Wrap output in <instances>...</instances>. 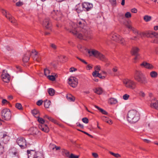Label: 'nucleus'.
<instances>
[{
  "instance_id": "1",
  "label": "nucleus",
  "mask_w": 158,
  "mask_h": 158,
  "mask_svg": "<svg viewBox=\"0 0 158 158\" xmlns=\"http://www.w3.org/2000/svg\"><path fill=\"white\" fill-rule=\"evenodd\" d=\"M85 21L82 20L78 22V26L80 28V31H78V28H76V25L73 23L71 26L66 30L72 33L78 38L85 40H87L91 38V32L89 28L85 25Z\"/></svg>"
},
{
  "instance_id": "2",
  "label": "nucleus",
  "mask_w": 158,
  "mask_h": 158,
  "mask_svg": "<svg viewBox=\"0 0 158 158\" xmlns=\"http://www.w3.org/2000/svg\"><path fill=\"white\" fill-rule=\"evenodd\" d=\"M134 77L136 81L141 84H145L148 83L147 79L145 76L140 71L135 70Z\"/></svg>"
},
{
  "instance_id": "3",
  "label": "nucleus",
  "mask_w": 158,
  "mask_h": 158,
  "mask_svg": "<svg viewBox=\"0 0 158 158\" xmlns=\"http://www.w3.org/2000/svg\"><path fill=\"white\" fill-rule=\"evenodd\" d=\"M87 52L90 56H94L104 62H106L107 61V59L104 55L96 50L88 49Z\"/></svg>"
},
{
  "instance_id": "4",
  "label": "nucleus",
  "mask_w": 158,
  "mask_h": 158,
  "mask_svg": "<svg viewBox=\"0 0 158 158\" xmlns=\"http://www.w3.org/2000/svg\"><path fill=\"white\" fill-rule=\"evenodd\" d=\"M139 118V114L134 110L129 111L127 114V119L128 121L131 123H134L137 122Z\"/></svg>"
},
{
  "instance_id": "5",
  "label": "nucleus",
  "mask_w": 158,
  "mask_h": 158,
  "mask_svg": "<svg viewBox=\"0 0 158 158\" xmlns=\"http://www.w3.org/2000/svg\"><path fill=\"white\" fill-rule=\"evenodd\" d=\"M37 118V121L40 123H41V124L39 125V128L44 132H48L49 131V129L47 125L44 124L45 121L44 119L40 117L39 115H38Z\"/></svg>"
},
{
  "instance_id": "6",
  "label": "nucleus",
  "mask_w": 158,
  "mask_h": 158,
  "mask_svg": "<svg viewBox=\"0 0 158 158\" xmlns=\"http://www.w3.org/2000/svg\"><path fill=\"white\" fill-rule=\"evenodd\" d=\"M123 83L126 87L133 89L135 88L136 83L133 80L129 79L123 80Z\"/></svg>"
},
{
  "instance_id": "7",
  "label": "nucleus",
  "mask_w": 158,
  "mask_h": 158,
  "mask_svg": "<svg viewBox=\"0 0 158 158\" xmlns=\"http://www.w3.org/2000/svg\"><path fill=\"white\" fill-rule=\"evenodd\" d=\"M1 115L2 119L9 120L11 117V113L10 110L7 108L2 109L1 113Z\"/></svg>"
},
{
  "instance_id": "8",
  "label": "nucleus",
  "mask_w": 158,
  "mask_h": 158,
  "mask_svg": "<svg viewBox=\"0 0 158 158\" xmlns=\"http://www.w3.org/2000/svg\"><path fill=\"white\" fill-rule=\"evenodd\" d=\"M110 37L113 40L119 42L123 45L125 44L124 40L117 33L111 34Z\"/></svg>"
},
{
  "instance_id": "9",
  "label": "nucleus",
  "mask_w": 158,
  "mask_h": 158,
  "mask_svg": "<svg viewBox=\"0 0 158 158\" xmlns=\"http://www.w3.org/2000/svg\"><path fill=\"white\" fill-rule=\"evenodd\" d=\"M16 142L21 148L24 149L27 147L26 140L23 137L18 138L17 139Z\"/></svg>"
},
{
  "instance_id": "10",
  "label": "nucleus",
  "mask_w": 158,
  "mask_h": 158,
  "mask_svg": "<svg viewBox=\"0 0 158 158\" xmlns=\"http://www.w3.org/2000/svg\"><path fill=\"white\" fill-rule=\"evenodd\" d=\"M68 83L72 87H75L78 84L77 79L75 77H70L68 79Z\"/></svg>"
},
{
  "instance_id": "11",
  "label": "nucleus",
  "mask_w": 158,
  "mask_h": 158,
  "mask_svg": "<svg viewBox=\"0 0 158 158\" xmlns=\"http://www.w3.org/2000/svg\"><path fill=\"white\" fill-rule=\"evenodd\" d=\"M43 26L46 29L51 30L52 26L51 22L48 18H46L43 21Z\"/></svg>"
},
{
  "instance_id": "12",
  "label": "nucleus",
  "mask_w": 158,
  "mask_h": 158,
  "mask_svg": "<svg viewBox=\"0 0 158 158\" xmlns=\"http://www.w3.org/2000/svg\"><path fill=\"white\" fill-rule=\"evenodd\" d=\"M10 139V137L6 134H4L2 132L0 133V140L4 143H7Z\"/></svg>"
},
{
  "instance_id": "13",
  "label": "nucleus",
  "mask_w": 158,
  "mask_h": 158,
  "mask_svg": "<svg viewBox=\"0 0 158 158\" xmlns=\"http://www.w3.org/2000/svg\"><path fill=\"white\" fill-rule=\"evenodd\" d=\"M6 71V70H3L1 77L4 82L8 83L10 81V75L8 73H5Z\"/></svg>"
},
{
  "instance_id": "14",
  "label": "nucleus",
  "mask_w": 158,
  "mask_h": 158,
  "mask_svg": "<svg viewBox=\"0 0 158 158\" xmlns=\"http://www.w3.org/2000/svg\"><path fill=\"white\" fill-rule=\"evenodd\" d=\"M52 17L54 19L59 20H60V18L62 17L61 13L58 11L54 10L52 13Z\"/></svg>"
},
{
  "instance_id": "15",
  "label": "nucleus",
  "mask_w": 158,
  "mask_h": 158,
  "mask_svg": "<svg viewBox=\"0 0 158 158\" xmlns=\"http://www.w3.org/2000/svg\"><path fill=\"white\" fill-rule=\"evenodd\" d=\"M30 56L32 55L33 58L34 60H35L39 62L40 60V57L38 54L37 52L35 50H33L31 52H30Z\"/></svg>"
},
{
  "instance_id": "16",
  "label": "nucleus",
  "mask_w": 158,
  "mask_h": 158,
  "mask_svg": "<svg viewBox=\"0 0 158 158\" xmlns=\"http://www.w3.org/2000/svg\"><path fill=\"white\" fill-rule=\"evenodd\" d=\"M82 7L85 8V10L88 11L90 10L93 7V5L92 3L88 2H84L82 3Z\"/></svg>"
},
{
  "instance_id": "17",
  "label": "nucleus",
  "mask_w": 158,
  "mask_h": 158,
  "mask_svg": "<svg viewBox=\"0 0 158 158\" xmlns=\"http://www.w3.org/2000/svg\"><path fill=\"white\" fill-rule=\"evenodd\" d=\"M140 65L148 69H152L154 68V66L152 65L146 61L142 62L140 64Z\"/></svg>"
},
{
  "instance_id": "18",
  "label": "nucleus",
  "mask_w": 158,
  "mask_h": 158,
  "mask_svg": "<svg viewBox=\"0 0 158 158\" xmlns=\"http://www.w3.org/2000/svg\"><path fill=\"white\" fill-rule=\"evenodd\" d=\"M139 50V49L138 47H133L131 51V54L135 56H139V54L138 53Z\"/></svg>"
},
{
  "instance_id": "19",
  "label": "nucleus",
  "mask_w": 158,
  "mask_h": 158,
  "mask_svg": "<svg viewBox=\"0 0 158 158\" xmlns=\"http://www.w3.org/2000/svg\"><path fill=\"white\" fill-rule=\"evenodd\" d=\"M30 54V51H28L26 52L24 54L23 59V62H27L29 60Z\"/></svg>"
},
{
  "instance_id": "20",
  "label": "nucleus",
  "mask_w": 158,
  "mask_h": 158,
  "mask_svg": "<svg viewBox=\"0 0 158 158\" xmlns=\"http://www.w3.org/2000/svg\"><path fill=\"white\" fill-rule=\"evenodd\" d=\"M124 24L128 28L131 29L133 33L136 35H137L139 34V31L134 28H132V26L128 23V22H127L125 23H124Z\"/></svg>"
},
{
  "instance_id": "21",
  "label": "nucleus",
  "mask_w": 158,
  "mask_h": 158,
  "mask_svg": "<svg viewBox=\"0 0 158 158\" xmlns=\"http://www.w3.org/2000/svg\"><path fill=\"white\" fill-rule=\"evenodd\" d=\"M33 158H44V157L42 152H37L34 155Z\"/></svg>"
},
{
  "instance_id": "22",
  "label": "nucleus",
  "mask_w": 158,
  "mask_h": 158,
  "mask_svg": "<svg viewBox=\"0 0 158 158\" xmlns=\"http://www.w3.org/2000/svg\"><path fill=\"white\" fill-rule=\"evenodd\" d=\"M6 17L8 19L11 23H15L16 22L15 20L10 14L6 15Z\"/></svg>"
},
{
  "instance_id": "23",
  "label": "nucleus",
  "mask_w": 158,
  "mask_h": 158,
  "mask_svg": "<svg viewBox=\"0 0 158 158\" xmlns=\"http://www.w3.org/2000/svg\"><path fill=\"white\" fill-rule=\"evenodd\" d=\"M102 73H98L97 74H96V72L94 71L92 73V75L94 77H98L101 79H104L105 77V76H102L101 75Z\"/></svg>"
},
{
  "instance_id": "24",
  "label": "nucleus",
  "mask_w": 158,
  "mask_h": 158,
  "mask_svg": "<svg viewBox=\"0 0 158 158\" xmlns=\"http://www.w3.org/2000/svg\"><path fill=\"white\" fill-rule=\"evenodd\" d=\"M27 152L28 155V157L29 158L30 157H32L33 156H34V155H35V154L36 152L33 150H27Z\"/></svg>"
},
{
  "instance_id": "25",
  "label": "nucleus",
  "mask_w": 158,
  "mask_h": 158,
  "mask_svg": "<svg viewBox=\"0 0 158 158\" xmlns=\"http://www.w3.org/2000/svg\"><path fill=\"white\" fill-rule=\"evenodd\" d=\"M94 90V93L99 95L101 94L103 92L102 89L101 87L96 88Z\"/></svg>"
},
{
  "instance_id": "26",
  "label": "nucleus",
  "mask_w": 158,
  "mask_h": 158,
  "mask_svg": "<svg viewBox=\"0 0 158 158\" xmlns=\"http://www.w3.org/2000/svg\"><path fill=\"white\" fill-rule=\"evenodd\" d=\"M150 106L151 108H155L158 110V101L154 103L151 102L150 104Z\"/></svg>"
},
{
  "instance_id": "27",
  "label": "nucleus",
  "mask_w": 158,
  "mask_h": 158,
  "mask_svg": "<svg viewBox=\"0 0 158 158\" xmlns=\"http://www.w3.org/2000/svg\"><path fill=\"white\" fill-rule=\"evenodd\" d=\"M143 35L146 36L147 37L152 38V32L147 31L143 33Z\"/></svg>"
},
{
  "instance_id": "28",
  "label": "nucleus",
  "mask_w": 158,
  "mask_h": 158,
  "mask_svg": "<svg viewBox=\"0 0 158 158\" xmlns=\"http://www.w3.org/2000/svg\"><path fill=\"white\" fill-rule=\"evenodd\" d=\"M101 113H102V114L107 115L108 114V113L106 112L105 110H104L103 109L100 108L98 106L95 105L94 106Z\"/></svg>"
},
{
  "instance_id": "29",
  "label": "nucleus",
  "mask_w": 158,
  "mask_h": 158,
  "mask_svg": "<svg viewBox=\"0 0 158 158\" xmlns=\"http://www.w3.org/2000/svg\"><path fill=\"white\" fill-rule=\"evenodd\" d=\"M150 76L152 78H156L158 76V73L155 71H152L150 73Z\"/></svg>"
},
{
  "instance_id": "30",
  "label": "nucleus",
  "mask_w": 158,
  "mask_h": 158,
  "mask_svg": "<svg viewBox=\"0 0 158 158\" xmlns=\"http://www.w3.org/2000/svg\"><path fill=\"white\" fill-rule=\"evenodd\" d=\"M109 102L111 104H116L117 102V100L116 99L113 98H110Z\"/></svg>"
},
{
  "instance_id": "31",
  "label": "nucleus",
  "mask_w": 158,
  "mask_h": 158,
  "mask_svg": "<svg viewBox=\"0 0 158 158\" xmlns=\"http://www.w3.org/2000/svg\"><path fill=\"white\" fill-rule=\"evenodd\" d=\"M51 102L50 101L46 100L44 102V106L45 108H48L49 107Z\"/></svg>"
},
{
  "instance_id": "32",
  "label": "nucleus",
  "mask_w": 158,
  "mask_h": 158,
  "mask_svg": "<svg viewBox=\"0 0 158 158\" xmlns=\"http://www.w3.org/2000/svg\"><path fill=\"white\" fill-rule=\"evenodd\" d=\"M67 99L70 101H74L75 100V98L71 94H68L66 96Z\"/></svg>"
},
{
  "instance_id": "33",
  "label": "nucleus",
  "mask_w": 158,
  "mask_h": 158,
  "mask_svg": "<svg viewBox=\"0 0 158 158\" xmlns=\"http://www.w3.org/2000/svg\"><path fill=\"white\" fill-rule=\"evenodd\" d=\"M152 17L151 16L146 15L144 16L143 19L146 22H148L151 20Z\"/></svg>"
},
{
  "instance_id": "34",
  "label": "nucleus",
  "mask_w": 158,
  "mask_h": 158,
  "mask_svg": "<svg viewBox=\"0 0 158 158\" xmlns=\"http://www.w3.org/2000/svg\"><path fill=\"white\" fill-rule=\"evenodd\" d=\"M44 75L47 77V76L49 75L50 74V71L49 69L46 68L44 69Z\"/></svg>"
},
{
  "instance_id": "35",
  "label": "nucleus",
  "mask_w": 158,
  "mask_h": 158,
  "mask_svg": "<svg viewBox=\"0 0 158 158\" xmlns=\"http://www.w3.org/2000/svg\"><path fill=\"white\" fill-rule=\"evenodd\" d=\"M32 112V114H33V115L34 116H35V117L36 116H35V115H37V117L38 116V115H39V111L38 110H36V109H34L33 110H32L31 111Z\"/></svg>"
},
{
  "instance_id": "36",
  "label": "nucleus",
  "mask_w": 158,
  "mask_h": 158,
  "mask_svg": "<svg viewBox=\"0 0 158 158\" xmlns=\"http://www.w3.org/2000/svg\"><path fill=\"white\" fill-rule=\"evenodd\" d=\"M52 146H54V147L52 148V150H54L55 148L56 149V150H58L60 149V147L57 146L53 144H50L49 146V148H51Z\"/></svg>"
},
{
  "instance_id": "37",
  "label": "nucleus",
  "mask_w": 158,
  "mask_h": 158,
  "mask_svg": "<svg viewBox=\"0 0 158 158\" xmlns=\"http://www.w3.org/2000/svg\"><path fill=\"white\" fill-rule=\"evenodd\" d=\"M48 92L50 95L53 96L55 93V91L54 89L50 88L49 89Z\"/></svg>"
},
{
  "instance_id": "38",
  "label": "nucleus",
  "mask_w": 158,
  "mask_h": 158,
  "mask_svg": "<svg viewBox=\"0 0 158 158\" xmlns=\"http://www.w3.org/2000/svg\"><path fill=\"white\" fill-rule=\"evenodd\" d=\"M50 47L55 51L57 48V46L55 44L53 43L50 44Z\"/></svg>"
},
{
  "instance_id": "39",
  "label": "nucleus",
  "mask_w": 158,
  "mask_h": 158,
  "mask_svg": "<svg viewBox=\"0 0 158 158\" xmlns=\"http://www.w3.org/2000/svg\"><path fill=\"white\" fill-rule=\"evenodd\" d=\"M109 153L116 158H118L121 156L118 153H115L110 151L109 152Z\"/></svg>"
},
{
  "instance_id": "40",
  "label": "nucleus",
  "mask_w": 158,
  "mask_h": 158,
  "mask_svg": "<svg viewBox=\"0 0 158 158\" xmlns=\"http://www.w3.org/2000/svg\"><path fill=\"white\" fill-rule=\"evenodd\" d=\"M4 152V147L0 143V155L3 154Z\"/></svg>"
},
{
  "instance_id": "41",
  "label": "nucleus",
  "mask_w": 158,
  "mask_h": 158,
  "mask_svg": "<svg viewBox=\"0 0 158 158\" xmlns=\"http://www.w3.org/2000/svg\"><path fill=\"white\" fill-rule=\"evenodd\" d=\"M15 107L19 110H21L22 109V106L21 104L19 103H16L15 105Z\"/></svg>"
},
{
  "instance_id": "42",
  "label": "nucleus",
  "mask_w": 158,
  "mask_h": 158,
  "mask_svg": "<svg viewBox=\"0 0 158 158\" xmlns=\"http://www.w3.org/2000/svg\"><path fill=\"white\" fill-rule=\"evenodd\" d=\"M48 78L52 81H54L55 80V77L53 75H48L47 76Z\"/></svg>"
},
{
  "instance_id": "43",
  "label": "nucleus",
  "mask_w": 158,
  "mask_h": 158,
  "mask_svg": "<svg viewBox=\"0 0 158 158\" xmlns=\"http://www.w3.org/2000/svg\"><path fill=\"white\" fill-rule=\"evenodd\" d=\"M94 69V71H96V74H97L98 73H99V71L100 70V67L99 65H97L95 67Z\"/></svg>"
},
{
  "instance_id": "44",
  "label": "nucleus",
  "mask_w": 158,
  "mask_h": 158,
  "mask_svg": "<svg viewBox=\"0 0 158 158\" xmlns=\"http://www.w3.org/2000/svg\"><path fill=\"white\" fill-rule=\"evenodd\" d=\"M83 122L85 123H87L89 122V120L87 118L85 117L82 119Z\"/></svg>"
},
{
  "instance_id": "45",
  "label": "nucleus",
  "mask_w": 158,
  "mask_h": 158,
  "mask_svg": "<svg viewBox=\"0 0 158 158\" xmlns=\"http://www.w3.org/2000/svg\"><path fill=\"white\" fill-rule=\"evenodd\" d=\"M110 2L113 6H115L116 5V0H109Z\"/></svg>"
},
{
  "instance_id": "46",
  "label": "nucleus",
  "mask_w": 158,
  "mask_h": 158,
  "mask_svg": "<svg viewBox=\"0 0 158 158\" xmlns=\"http://www.w3.org/2000/svg\"><path fill=\"white\" fill-rule=\"evenodd\" d=\"M75 10L78 13H80L82 11V10L81 9V7H77V8H76L75 9Z\"/></svg>"
},
{
  "instance_id": "47",
  "label": "nucleus",
  "mask_w": 158,
  "mask_h": 158,
  "mask_svg": "<svg viewBox=\"0 0 158 158\" xmlns=\"http://www.w3.org/2000/svg\"><path fill=\"white\" fill-rule=\"evenodd\" d=\"M152 38L155 37L156 38L158 37V33L155 32H152Z\"/></svg>"
},
{
  "instance_id": "48",
  "label": "nucleus",
  "mask_w": 158,
  "mask_h": 158,
  "mask_svg": "<svg viewBox=\"0 0 158 158\" xmlns=\"http://www.w3.org/2000/svg\"><path fill=\"white\" fill-rule=\"evenodd\" d=\"M102 119L104 121L106 122V123L107 122L108 120H109V119L107 118L106 117L103 116L102 117Z\"/></svg>"
},
{
  "instance_id": "49",
  "label": "nucleus",
  "mask_w": 158,
  "mask_h": 158,
  "mask_svg": "<svg viewBox=\"0 0 158 158\" xmlns=\"http://www.w3.org/2000/svg\"><path fill=\"white\" fill-rule=\"evenodd\" d=\"M125 16L127 18H129L131 17V14L129 12H127L125 14Z\"/></svg>"
},
{
  "instance_id": "50",
  "label": "nucleus",
  "mask_w": 158,
  "mask_h": 158,
  "mask_svg": "<svg viewBox=\"0 0 158 158\" xmlns=\"http://www.w3.org/2000/svg\"><path fill=\"white\" fill-rule=\"evenodd\" d=\"M129 97V95L127 94H125L123 96V98L125 100H127Z\"/></svg>"
},
{
  "instance_id": "51",
  "label": "nucleus",
  "mask_w": 158,
  "mask_h": 158,
  "mask_svg": "<svg viewBox=\"0 0 158 158\" xmlns=\"http://www.w3.org/2000/svg\"><path fill=\"white\" fill-rule=\"evenodd\" d=\"M76 58L77 59L79 60L80 61H81L83 63H84L85 64H87L88 63L86 62L84 60L80 58L78 56H77Z\"/></svg>"
},
{
  "instance_id": "52",
  "label": "nucleus",
  "mask_w": 158,
  "mask_h": 158,
  "mask_svg": "<svg viewBox=\"0 0 158 158\" xmlns=\"http://www.w3.org/2000/svg\"><path fill=\"white\" fill-rule=\"evenodd\" d=\"M2 104H4L6 103H7L8 104H10L9 102H8L6 99H3L2 101Z\"/></svg>"
},
{
  "instance_id": "53",
  "label": "nucleus",
  "mask_w": 158,
  "mask_h": 158,
  "mask_svg": "<svg viewBox=\"0 0 158 158\" xmlns=\"http://www.w3.org/2000/svg\"><path fill=\"white\" fill-rule=\"evenodd\" d=\"M48 119L50 121H51V122L54 123H56V120L53 118H52L51 117H49L48 118Z\"/></svg>"
},
{
  "instance_id": "54",
  "label": "nucleus",
  "mask_w": 158,
  "mask_h": 158,
  "mask_svg": "<svg viewBox=\"0 0 158 158\" xmlns=\"http://www.w3.org/2000/svg\"><path fill=\"white\" fill-rule=\"evenodd\" d=\"M139 94L140 96L142 97H144L145 95L144 93L142 91H140L139 93Z\"/></svg>"
},
{
  "instance_id": "55",
  "label": "nucleus",
  "mask_w": 158,
  "mask_h": 158,
  "mask_svg": "<svg viewBox=\"0 0 158 158\" xmlns=\"http://www.w3.org/2000/svg\"><path fill=\"white\" fill-rule=\"evenodd\" d=\"M78 157L79 156H76L73 154H71L69 158H78Z\"/></svg>"
},
{
  "instance_id": "56",
  "label": "nucleus",
  "mask_w": 158,
  "mask_h": 158,
  "mask_svg": "<svg viewBox=\"0 0 158 158\" xmlns=\"http://www.w3.org/2000/svg\"><path fill=\"white\" fill-rule=\"evenodd\" d=\"M43 102V101L42 100H39L37 102L36 104L38 106L41 105Z\"/></svg>"
},
{
  "instance_id": "57",
  "label": "nucleus",
  "mask_w": 158,
  "mask_h": 158,
  "mask_svg": "<svg viewBox=\"0 0 158 158\" xmlns=\"http://www.w3.org/2000/svg\"><path fill=\"white\" fill-rule=\"evenodd\" d=\"M23 5V2H19L16 3V5L18 6H20Z\"/></svg>"
},
{
  "instance_id": "58",
  "label": "nucleus",
  "mask_w": 158,
  "mask_h": 158,
  "mask_svg": "<svg viewBox=\"0 0 158 158\" xmlns=\"http://www.w3.org/2000/svg\"><path fill=\"white\" fill-rule=\"evenodd\" d=\"M77 70V69L76 68H75L73 67H72L69 69V71L71 72H73L74 71H75Z\"/></svg>"
},
{
  "instance_id": "59",
  "label": "nucleus",
  "mask_w": 158,
  "mask_h": 158,
  "mask_svg": "<svg viewBox=\"0 0 158 158\" xmlns=\"http://www.w3.org/2000/svg\"><path fill=\"white\" fill-rule=\"evenodd\" d=\"M77 125V126L80 127L81 128H83L84 126L83 125L79 123H76Z\"/></svg>"
},
{
  "instance_id": "60",
  "label": "nucleus",
  "mask_w": 158,
  "mask_h": 158,
  "mask_svg": "<svg viewBox=\"0 0 158 158\" xmlns=\"http://www.w3.org/2000/svg\"><path fill=\"white\" fill-rule=\"evenodd\" d=\"M112 71L114 72H116L118 71V68L116 66L114 67L112 69Z\"/></svg>"
},
{
  "instance_id": "61",
  "label": "nucleus",
  "mask_w": 158,
  "mask_h": 158,
  "mask_svg": "<svg viewBox=\"0 0 158 158\" xmlns=\"http://www.w3.org/2000/svg\"><path fill=\"white\" fill-rule=\"evenodd\" d=\"M82 132L84 133V134H86V135H88V136H89L90 137L92 138H93V136H92V135H90V134H89V133H87L85 131H82Z\"/></svg>"
},
{
  "instance_id": "62",
  "label": "nucleus",
  "mask_w": 158,
  "mask_h": 158,
  "mask_svg": "<svg viewBox=\"0 0 158 158\" xmlns=\"http://www.w3.org/2000/svg\"><path fill=\"white\" fill-rule=\"evenodd\" d=\"M131 10L132 12L134 13H136L137 11V10L135 8L132 9Z\"/></svg>"
},
{
  "instance_id": "63",
  "label": "nucleus",
  "mask_w": 158,
  "mask_h": 158,
  "mask_svg": "<svg viewBox=\"0 0 158 158\" xmlns=\"http://www.w3.org/2000/svg\"><path fill=\"white\" fill-rule=\"evenodd\" d=\"M92 154V156H93L95 158H97L98 156V154L97 153H93Z\"/></svg>"
},
{
  "instance_id": "64",
  "label": "nucleus",
  "mask_w": 158,
  "mask_h": 158,
  "mask_svg": "<svg viewBox=\"0 0 158 158\" xmlns=\"http://www.w3.org/2000/svg\"><path fill=\"white\" fill-rule=\"evenodd\" d=\"M2 14L4 15H5V16L6 15H7L8 14V13L7 14V12H6V11L3 9H2Z\"/></svg>"
}]
</instances>
